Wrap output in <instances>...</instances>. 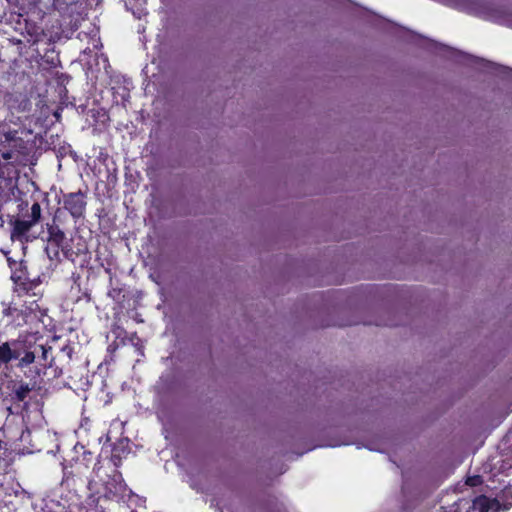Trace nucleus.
Listing matches in <instances>:
<instances>
[{"label":"nucleus","mask_w":512,"mask_h":512,"mask_svg":"<svg viewBox=\"0 0 512 512\" xmlns=\"http://www.w3.org/2000/svg\"><path fill=\"white\" fill-rule=\"evenodd\" d=\"M89 494L86 503L89 512H106V503L129 496L131 490L126 485L122 473L109 461H97L87 485Z\"/></svg>","instance_id":"f257e3e1"},{"label":"nucleus","mask_w":512,"mask_h":512,"mask_svg":"<svg viewBox=\"0 0 512 512\" xmlns=\"http://www.w3.org/2000/svg\"><path fill=\"white\" fill-rule=\"evenodd\" d=\"M29 29L31 26L26 27L25 40H12L18 51V57L13 60L14 69L28 76L36 75L41 71V47L40 44L27 41Z\"/></svg>","instance_id":"f03ea898"},{"label":"nucleus","mask_w":512,"mask_h":512,"mask_svg":"<svg viewBox=\"0 0 512 512\" xmlns=\"http://www.w3.org/2000/svg\"><path fill=\"white\" fill-rule=\"evenodd\" d=\"M27 206V202L19 204V214L14 220H11V238L13 240L28 241V232L41 220L42 209L39 202L35 201L31 205L30 211H24Z\"/></svg>","instance_id":"7ed1b4c3"},{"label":"nucleus","mask_w":512,"mask_h":512,"mask_svg":"<svg viewBox=\"0 0 512 512\" xmlns=\"http://www.w3.org/2000/svg\"><path fill=\"white\" fill-rule=\"evenodd\" d=\"M27 41L40 44L41 70L48 71L60 65V57L55 50V45L42 28L36 25L31 26V29L28 30Z\"/></svg>","instance_id":"20e7f679"},{"label":"nucleus","mask_w":512,"mask_h":512,"mask_svg":"<svg viewBox=\"0 0 512 512\" xmlns=\"http://www.w3.org/2000/svg\"><path fill=\"white\" fill-rule=\"evenodd\" d=\"M62 204L63 210L68 211L71 217L78 221L86 212V194L82 191L63 193Z\"/></svg>","instance_id":"39448f33"},{"label":"nucleus","mask_w":512,"mask_h":512,"mask_svg":"<svg viewBox=\"0 0 512 512\" xmlns=\"http://www.w3.org/2000/svg\"><path fill=\"white\" fill-rule=\"evenodd\" d=\"M8 396L13 403H20L26 400L29 393L36 388V381L24 382L22 379H11L7 382Z\"/></svg>","instance_id":"423d86ee"},{"label":"nucleus","mask_w":512,"mask_h":512,"mask_svg":"<svg viewBox=\"0 0 512 512\" xmlns=\"http://www.w3.org/2000/svg\"><path fill=\"white\" fill-rule=\"evenodd\" d=\"M0 141L13 148H25L24 140L18 136V131L11 128L0 119Z\"/></svg>","instance_id":"0eeeda50"},{"label":"nucleus","mask_w":512,"mask_h":512,"mask_svg":"<svg viewBox=\"0 0 512 512\" xmlns=\"http://www.w3.org/2000/svg\"><path fill=\"white\" fill-rule=\"evenodd\" d=\"M492 509L495 511L501 509L500 501L498 499L491 500L487 496L481 495L473 500L466 512H490Z\"/></svg>","instance_id":"6e6552de"},{"label":"nucleus","mask_w":512,"mask_h":512,"mask_svg":"<svg viewBox=\"0 0 512 512\" xmlns=\"http://www.w3.org/2000/svg\"><path fill=\"white\" fill-rule=\"evenodd\" d=\"M46 229L48 233L47 240L50 245L54 246V254L58 255L59 249L63 247V243L66 240L63 228L55 223L48 222L46 224Z\"/></svg>","instance_id":"1a4fd4ad"},{"label":"nucleus","mask_w":512,"mask_h":512,"mask_svg":"<svg viewBox=\"0 0 512 512\" xmlns=\"http://www.w3.org/2000/svg\"><path fill=\"white\" fill-rule=\"evenodd\" d=\"M125 452L124 448L119 447L118 445H114L111 451L110 456L99 455L97 461H109V463L117 470L122 465L123 453Z\"/></svg>","instance_id":"9d476101"},{"label":"nucleus","mask_w":512,"mask_h":512,"mask_svg":"<svg viewBox=\"0 0 512 512\" xmlns=\"http://www.w3.org/2000/svg\"><path fill=\"white\" fill-rule=\"evenodd\" d=\"M20 357L19 349H12L8 343L0 345V363H8L12 359Z\"/></svg>","instance_id":"9b49d317"},{"label":"nucleus","mask_w":512,"mask_h":512,"mask_svg":"<svg viewBox=\"0 0 512 512\" xmlns=\"http://www.w3.org/2000/svg\"><path fill=\"white\" fill-rule=\"evenodd\" d=\"M264 509L266 512H288L284 503L273 495H269L265 500Z\"/></svg>","instance_id":"f8f14e48"},{"label":"nucleus","mask_w":512,"mask_h":512,"mask_svg":"<svg viewBox=\"0 0 512 512\" xmlns=\"http://www.w3.org/2000/svg\"><path fill=\"white\" fill-rule=\"evenodd\" d=\"M501 508L508 510L512 506V487H506L502 490L499 496Z\"/></svg>","instance_id":"ddd939ff"},{"label":"nucleus","mask_w":512,"mask_h":512,"mask_svg":"<svg viewBox=\"0 0 512 512\" xmlns=\"http://www.w3.org/2000/svg\"><path fill=\"white\" fill-rule=\"evenodd\" d=\"M35 357V352L33 351H25L23 355L20 351V357L17 358L19 360L18 367L21 369L28 367L34 363Z\"/></svg>","instance_id":"4468645a"},{"label":"nucleus","mask_w":512,"mask_h":512,"mask_svg":"<svg viewBox=\"0 0 512 512\" xmlns=\"http://www.w3.org/2000/svg\"><path fill=\"white\" fill-rule=\"evenodd\" d=\"M107 295L118 304H121L124 298L123 289L120 287H112L108 290Z\"/></svg>","instance_id":"2eb2a0df"},{"label":"nucleus","mask_w":512,"mask_h":512,"mask_svg":"<svg viewBox=\"0 0 512 512\" xmlns=\"http://www.w3.org/2000/svg\"><path fill=\"white\" fill-rule=\"evenodd\" d=\"M77 2H78V0H54L53 1V6L58 11H64L69 6H71V5H73V4L77 3Z\"/></svg>","instance_id":"dca6fc26"},{"label":"nucleus","mask_w":512,"mask_h":512,"mask_svg":"<svg viewBox=\"0 0 512 512\" xmlns=\"http://www.w3.org/2000/svg\"><path fill=\"white\" fill-rule=\"evenodd\" d=\"M65 218H66V216H65L64 210L61 208H57L55 210L52 221L50 223H55V224L59 225L60 227H62L64 224Z\"/></svg>","instance_id":"f3484780"},{"label":"nucleus","mask_w":512,"mask_h":512,"mask_svg":"<svg viewBox=\"0 0 512 512\" xmlns=\"http://www.w3.org/2000/svg\"><path fill=\"white\" fill-rule=\"evenodd\" d=\"M483 483L482 476L480 475H473L469 476L466 479V484L470 487H477L480 486Z\"/></svg>","instance_id":"a211bd4d"},{"label":"nucleus","mask_w":512,"mask_h":512,"mask_svg":"<svg viewBox=\"0 0 512 512\" xmlns=\"http://www.w3.org/2000/svg\"><path fill=\"white\" fill-rule=\"evenodd\" d=\"M24 375L26 376V378L29 379V382H34V381L37 382V379L40 376V370L29 368L28 370L24 371Z\"/></svg>","instance_id":"6ab92c4d"},{"label":"nucleus","mask_w":512,"mask_h":512,"mask_svg":"<svg viewBox=\"0 0 512 512\" xmlns=\"http://www.w3.org/2000/svg\"><path fill=\"white\" fill-rule=\"evenodd\" d=\"M130 341H131V343H132L135 347H137V349H141V348H143L142 343H141V339L138 337V335H137V333H136V332H134V333H132V334H131V336H130Z\"/></svg>","instance_id":"aec40b11"},{"label":"nucleus","mask_w":512,"mask_h":512,"mask_svg":"<svg viewBox=\"0 0 512 512\" xmlns=\"http://www.w3.org/2000/svg\"><path fill=\"white\" fill-rule=\"evenodd\" d=\"M40 350L42 351V357L44 360H46L47 358V353L51 350V347H49L48 349L45 348L44 346H39Z\"/></svg>","instance_id":"412c9836"},{"label":"nucleus","mask_w":512,"mask_h":512,"mask_svg":"<svg viewBox=\"0 0 512 512\" xmlns=\"http://www.w3.org/2000/svg\"><path fill=\"white\" fill-rule=\"evenodd\" d=\"M35 286L34 283L30 282V283H22V289L25 290L27 293L30 289H32V287Z\"/></svg>","instance_id":"4be33fe9"},{"label":"nucleus","mask_w":512,"mask_h":512,"mask_svg":"<svg viewBox=\"0 0 512 512\" xmlns=\"http://www.w3.org/2000/svg\"><path fill=\"white\" fill-rule=\"evenodd\" d=\"M2 157L5 159V160H9L11 158V153L10 152H4L2 154Z\"/></svg>","instance_id":"5701e85b"},{"label":"nucleus","mask_w":512,"mask_h":512,"mask_svg":"<svg viewBox=\"0 0 512 512\" xmlns=\"http://www.w3.org/2000/svg\"><path fill=\"white\" fill-rule=\"evenodd\" d=\"M54 116H55L57 119H59L61 115H60V113H59V112H55V113H54Z\"/></svg>","instance_id":"b1692460"},{"label":"nucleus","mask_w":512,"mask_h":512,"mask_svg":"<svg viewBox=\"0 0 512 512\" xmlns=\"http://www.w3.org/2000/svg\"><path fill=\"white\" fill-rule=\"evenodd\" d=\"M4 221H3V218L2 216L0 215V227L3 225Z\"/></svg>","instance_id":"393cba45"}]
</instances>
